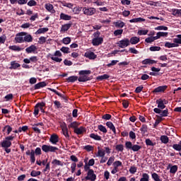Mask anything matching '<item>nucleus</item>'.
I'll list each match as a JSON object with an SVG mask.
<instances>
[{
    "instance_id": "39448f33",
    "label": "nucleus",
    "mask_w": 181,
    "mask_h": 181,
    "mask_svg": "<svg viewBox=\"0 0 181 181\" xmlns=\"http://www.w3.org/2000/svg\"><path fill=\"white\" fill-rule=\"evenodd\" d=\"M117 46L119 47H121V49H125V47H128L130 45L129 39L128 38H124L120 41H119L117 43Z\"/></svg>"
},
{
    "instance_id": "4be33fe9",
    "label": "nucleus",
    "mask_w": 181,
    "mask_h": 181,
    "mask_svg": "<svg viewBox=\"0 0 181 181\" xmlns=\"http://www.w3.org/2000/svg\"><path fill=\"white\" fill-rule=\"evenodd\" d=\"M24 42H27L28 43L33 42V37H32L30 34H26L24 35Z\"/></svg>"
},
{
    "instance_id": "c03bdc74",
    "label": "nucleus",
    "mask_w": 181,
    "mask_h": 181,
    "mask_svg": "<svg viewBox=\"0 0 181 181\" xmlns=\"http://www.w3.org/2000/svg\"><path fill=\"white\" fill-rule=\"evenodd\" d=\"M52 165H56L57 166H63V164L62 163V161L54 159L52 162Z\"/></svg>"
},
{
    "instance_id": "7c9ffc66",
    "label": "nucleus",
    "mask_w": 181,
    "mask_h": 181,
    "mask_svg": "<svg viewBox=\"0 0 181 181\" xmlns=\"http://www.w3.org/2000/svg\"><path fill=\"white\" fill-rule=\"evenodd\" d=\"M5 131H6L7 135H9L12 132V127L10 125H6L3 129V132H5Z\"/></svg>"
},
{
    "instance_id": "c756f323",
    "label": "nucleus",
    "mask_w": 181,
    "mask_h": 181,
    "mask_svg": "<svg viewBox=\"0 0 181 181\" xmlns=\"http://www.w3.org/2000/svg\"><path fill=\"white\" fill-rule=\"evenodd\" d=\"M77 80H78V76H69L66 78V81H68V83H74V81H77Z\"/></svg>"
},
{
    "instance_id": "6ab92c4d",
    "label": "nucleus",
    "mask_w": 181,
    "mask_h": 181,
    "mask_svg": "<svg viewBox=\"0 0 181 181\" xmlns=\"http://www.w3.org/2000/svg\"><path fill=\"white\" fill-rule=\"evenodd\" d=\"M113 25H115V28H122L124 26H125V23L118 21L117 22H114Z\"/></svg>"
},
{
    "instance_id": "f3484780",
    "label": "nucleus",
    "mask_w": 181,
    "mask_h": 181,
    "mask_svg": "<svg viewBox=\"0 0 181 181\" xmlns=\"http://www.w3.org/2000/svg\"><path fill=\"white\" fill-rule=\"evenodd\" d=\"M129 42L131 45H136L137 43H139L140 39L138 37H132Z\"/></svg>"
},
{
    "instance_id": "0eeeda50",
    "label": "nucleus",
    "mask_w": 181,
    "mask_h": 181,
    "mask_svg": "<svg viewBox=\"0 0 181 181\" xmlns=\"http://www.w3.org/2000/svg\"><path fill=\"white\" fill-rule=\"evenodd\" d=\"M83 12L84 15H87V16H92V15H94V13H95L96 10L95 8H93V7H90V8L85 7L83 8Z\"/></svg>"
},
{
    "instance_id": "13d9d810",
    "label": "nucleus",
    "mask_w": 181,
    "mask_h": 181,
    "mask_svg": "<svg viewBox=\"0 0 181 181\" xmlns=\"http://www.w3.org/2000/svg\"><path fill=\"white\" fill-rule=\"evenodd\" d=\"M114 160H115V158L114 156L110 157L107 163V166H111Z\"/></svg>"
},
{
    "instance_id": "1a4fd4ad",
    "label": "nucleus",
    "mask_w": 181,
    "mask_h": 181,
    "mask_svg": "<svg viewBox=\"0 0 181 181\" xmlns=\"http://www.w3.org/2000/svg\"><path fill=\"white\" fill-rule=\"evenodd\" d=\"M154 112H156V114H160V117H168V115L169 114V112L168 110V109H165L164 110H162V109H159V108H154L153 110Z\"/></svg>"
},
{
    "instance_id": "b1692460",
    "label": "nucleus",
    "mask_w": 181,
    "mask_h": 181,
    "mask_svg": "<svg viewBox=\"0 0 181 181\" xmlns=\"http://www.w3.org/2000/svg\"><path fill=\"white\" fill-rule=\"evenodd\" d=\"M62 134L66 136L67 139H69V129H67V126H64L62 127Z\"/></svg>"
},
{
    "instance_id": "f704fd0d",
    "label": "nucleus",
    "mask_w": 181,
    "mask_h": 181,
    "mask_svg": "<svg viewBox=\"0 0 181 181\" xmlns=\"http://www.w3.org/2000/svg\"><path fill=\"white\" fill-rule=\"evenodd\" d=\"M90 138H92V139H95V141H101V136L94 133L90 134Z\"/></svg>"
},
{
    "instance_id": "4d7b16f0",
    "label": "nucleus",
    "mask_w": 181,
    "mask_h": 181,
    "mask_svg": "<svg viewBox=\"0 0 181 181\" xmlns=\"http://www.w3.org/2000/svg\"><path fill=\"white\" fill-rule=\"evenodd\" d=\"M116 151H118L119 152H122V151H124V145H122V144L117 145Z\"/></svg>"
},
{
    "instance_id": "338daca9",
    "label": "nucleus",
    "mask_w": 181,
    "mask_h": 181,
    "mask_svg": "<svg viewBox=\"0 0 181 181\" xmlns=\"http://www.w3.org/2000/svg\"><path fill=\"white\" fill-rule=\"evenodd\" d=\"M173 149H175V151H181V146L180 144H173Z\"/></svg>"
},
{
    "instance_id": "7ed1b4c3",
    "label": "nucleus",
    "mask_w": 181,
    "mask_h": 181,
    "mask_svg": "<svg viewBox=\"0 0 181 181\" xmlns=\"http://www.w3.org/2000/svg\"><path fill=\"white\" fill-rule=\"evenodd\" d=\"M28 35V33L21 32L17 33L15 37L16 43H23L25 42L24 37Z\"/></svg>"
},
{
    "instance_id": "ddd939ff",
    "label": "nucleus",
    "mask_w": 181,
    "mask_h": 181,
    "mask_svg": "<svg viewBox=\"0 0 181 181\" xmlns=\"http://www.w3.org/2000/svg\"><path fill=\"white\" fill-rule=\"evenodd\" d=\"M72 25H73L72 22H70L67 24L62 25L61 28V32H67V30H69V29L71 28Z\"/></svg>"
},
{
    "instance_id": "c9c22d12",
    "label": "nucleus",
    "mask_w": 181,
    "mask_h": 181,
    "mask_svg": "<svg viewBox=\"0 0 181 181\" xmlns=\"http://www.w3.org/2000/svg\"><path fill=\"white\" fill-rule=\"evenodd\" d=\"M151 177L155 181H162V180H160V177H159V175H158V173H152L151 174Z\"/></svg>"
},
{
    "instance_id": "603ef678",
    "label": "nucleus",
    "mask_w": 181,
    "mask_h": 181,
    "mask_svg": "<svg viewBox=\"0 0 181 181\" xmlns=\"http://www.w3.org/2000/svg\"><path fill=\"white\" fill-rule=\"evenodd\" d=\"M176 172H177V165H173L170 169V173L175 174Z\"/></svg>"
},
{
    "instance_id": "3c124183",
    "label": "nucleus",
    "mask_w": 181,
    "mask_h": 181,
    "mask_svg": "<svg viewBox=\"0 0 181 181\" xmlns=\"http://www.w3.org/2000/svg\"><path fill=\"white\" fill-rule=\"evenodd\" d=\"M61 52H62V53H70V48L67 47H62L60 49Z\"/></svg>"
},
{
    "instance_id": "aec40b11",
    "label": "nucleus",
    "mask_w": 181,
    "mask_h": 181,
    "mask_svg": "<svg viewBox=\"0 0 181 181\" xmlns=\"http://www.w3.org/2000/svg\"><path fill=\"white\" fill-rule=\"evenodd\" d=\"M45 8L49 12H51V13H54V12H56V11H54V8H53V4H45Z\"/></svg>"
},
{
    "instance_id": "473e14b6",
    "label": "nucleus",
    "mask_w": 181,
    "mask_h": 181,
    "mask_svg": "<svg viewBox=\"0 0 181 181\" xmlns=\"http://www.w3.org/2000/svg\"><path fill=\"white\" fill-rule=\"evenodd\" d=\"M98 151L97 156H99L100 158H104V156H105V151L100 149V147H98Z\"/></svg>"
},
{
    "instance_id": "49530a36",
    "label": "nucleus",
    "mask_w": 181,
    "mask_h": 181,
    "mask_svg": "<svg viewBox=\"0 0 181 181\" xmlns=\"http://www.w3.org/2000/svg\"><path fill=\"white\" fill-rule=\"evenodd\" d=\"M98 128L99 131H100L101 132H103V134H107V128H105V127H104L103 125L102 124L98 125Z\"/></svg>"
},
{
    "instance_id": "864d4df0",
    "label": "nucleus",
    "mask_w": 181,
    "mask_h": 181,
    "mask_svg": "<svg viewBox=\"0 0 181 181\" xmlns=\"http://www.w3.org/2000/svg\"><path fill=\"white\" fill-rule=\"evenodd\" d=\"M78 125H80V124H78V122H71V124L69 125L70 128H74V129H76V128H78Z\"/></svg>"
},
{
    "instance_id": "393cba45",
    "label": "nucleus",
    "mask_w": 181,
    "mask_h": 181,
    "mask_svg": "<svg viewBox=\"0 0 181 181\" xmlns=\"http://www.w3.org/2000/svg\"><path fill=\"white\" fill-rule=\"evenodd\" d=\"M46 32H49L48 28H40L36 31L35 35H40L42 33H46Z\"/></svg>"
},
{
    "instance_id": "4c0bfd02",
    "label": "nucleus",
    "mask_w": 181,
    "mask_h": 181,
    "mask_svg": "<svg viewBox=\"0 0 181 181\" xmlns=\"http://www.w3.org/2000/svg\"><path fill=\"white\" fill-rule=\"evenodd\" d=\"M160 141L163 144H168L169 142V137L168 136H160Z\"/></svg>"
},
{
    "instance_id": "cd10ccee",
    "label": "nucleus",
    "mask_w": 181,
    "mask_h": 181,
    "mask_svg": "<svg viewBox=\"0 0 181 181\" xmlns=\"http://www.w3.org/2000/svg\"><path fill=\"white\" fill-rule=\"evenodd\" d=\"M78 81L80 82H82V83H86V81H90V77L86 76V75H83L82 76H80L78 78Z\"/></svg>"
},
{
    "instance_id": "e2e57ef3",
    "label": "nucleus",
    "mask_w": 181,
    "mask_h": 181,
    "mask_svg": "<svg viewBox=\"0 0 181 181\" xmlns=\"http://www.w3.org/2000/svg\"><path fill=\"white\" fill-rule=\"evenodd\" d=\"M38 43H40V45H43L44 43H46V37H40L39 38Z\"/></svg>"
},
{
    "instance_id": "052dcab7",
    "label": "nucleus",
    "mask_w": 181,
    "mask_h": 181,
    "mask_svg": "<svg viewBox=\"0 0 181 181\" xmlns=\"http://www.w3.org/2000/svg\"><path fill=\"white\" fill-rule=\"evenodd\" d=\"M54 104L55 107H57V109L59 108H63V106H62V103L59 100L54 101Z\"/></svg>"
},
{
    "instance_id": "dca6fc26",
    "label": "nucleus",
    "mask_w": 181,
    "mask_h": 181,
    "mask_svg": "<svg viewBox=\"0 0 181 181\" xmlns=\"http://www.w3.org/2000/svg\"><path fill=\"white\" fill-rule=\"evenodd\" d=\"M18 67H21V64L16 62V61H13L11 62V70H16V69H18Z\"/></svg>"
},
{
    "instance_id": "69168bd1",
    "label": "nucleus",
    "mask_w": 181,
    "mask_h": 181,
    "mask_svg": "<svg viewBox=\"0 0 181 181\" xmlns=\"http://www.w3.org/2000/svg\"><path fill=\"white\" fill-rule=\"evenodd\" d=\"M150 50L151 52H159V50H160V47H151Z\"/></svg>"
},
{
    "instance_id": "37998d69",
    "label": "nucleus",
    "mask_w": 181,
    "mask_h": 181,
    "mask_svg": "<svg viewBox=\"0 0 181 181\" xmlns=\"http://www.w3.org/2000/svg\"><path fill=\"white\" fill-rule=\"evenodd\" d=\"M177 38H175L173 40L174 43H177V45H181V35H177Z\"/></svg>"
},
{
    "instance_id": "2f4dec72",
    "label": "nucleus",
    "mask_w": 181,
    "mask_h": 181,
    "mask_svg": "<svg viewBox=\"0 0 181 181\" xmlns=\"http://www.w3.org/2000/svg\"><path fill=\"white\" fill-rule=\"evenodd\" d=\"M40 175H42V172L40 171H37V170H32L30 173V176H32V177H36L37 176H40Z\"/></svg>"
},
{
    "instance_id": "9d476101",
    "label": "nucleus",
    "mask_w": 181,
    "mask_h": 181,
    "mask_svg": "<svg viewBox=\"0 0 181 181\" xmlns=\"http://www.w3.org/2000/svg\"><path fill=\"white\" fill-rule=\"evenodd\" d=\"M84 56L85 57H87V59H90V60H94L95 59H97V55L91 51L85 52Z\"/></svg>"
},
{
    "instance_id": "de8ad7c7",
    "label": "nucleus",
    "mask_w": 181,
    "mask_h": 181,
    "mask_svg": "<svg viewBox=\"0 0 181 181\" xmlns=\"http://www.w3.org/2000/svg\"><path fill=\"white\" fill-rule=\"evenodd\" d=\"M80 76H86V74H91V71L90 70H82L79 71Z\"/></svg>"
},
{
    "instance_id": "6e6552de",
    "label": "nucleus",
    "mask_w": 181,
    "mask_h": 181,
    "mask_svg": "<svg viewBox=\"0 0 181 181\" xmlns=\"http://www.w3.org/2000/svg\"><path fill=\"white\" fill-rule=\"evenodd\" d=\"M156 103L158 105V110H164V108H166L165 105L168 104V100L158 99L156 101Z\"/></svg>"
},
{
    "instance_id": "5fc2aeb1",
    "label": "nucleus",
    "mask_w": 181,
    "mask_h": 181,
    "mask_svg": "<svg viewBox=\"0 0 181 181\" xmlns=\"http://www.w3.org/2000/svg\"><path fill=\"white\" fill-rule=\"evenodd\" d=\"M124 33V30H116L114 31L115 36H119V35H122Z\"/></svg>"
},
{
    "instance_id": "a878e982",
    "label": "nucleus",
    "mask_w": 181,
    "mask_h": 181,
    "mask_svg": "<svg viewBox=\"0 0 181 181\" xmlns=\"http://www.w3.org/2000/svg\"><path fill=\"white\" fill-rule=\"evenodd\" d=\"M130 23H138V22H145V19L142 18H136L129 20Z\"/></svg>"
},
{
    "instance_id": "09e8293b",
    "label": "nucleus",
    "mask_w": 181,
    "mask_h": 181,
    "mask_svg": "<svg viewBox=\"0 0 181 181\" xmlns=\"http://www.w3.org/2000/svg\"><path fill=\"white\" fill-rule=\"evenodd\" d=\"M70 42H71V38H70L69 37H64L62 40V42L64 43V45H69Z\"/></svg>"
},
{
    "instance_id": "c85d7f7f",
    "label": "nucleus",
    "mask_w": 181,
    "mask_h": 181,
    "mask_svg": "<svg viewBox=\"0 0 181 181\" xmlns=\"http://www.w3.org/2000/svg\"><path fill=\"white\" fill-rule=\"evenodd\" d=\"M168 33L158 32L157 33L156 37H157V39H160V37H168Z\"/></svg>"
},
{
    "instance_id": "58836bf2",
    "label": "nucleus",
    "mask_w": 181,
    "mask_h": 181,
    "mask_svg": "<svg viewBox=\"0 0 181 181\" xmlns=\"http://www.w3.org/2000/svg\"><path fill=\"white\" fill-rule=\"evenodd\" d=\"M30 156L31 163H35L36 158H35V151L34 150H31Z\"/></svg>"
},
{
    "instance_id": "680f3d73",
    "label": "nucleus",
    "mask_w": 181,
    "mask_h": 181,
    "mask_svg": "<svg viewBox=\"0 0 181 181\" xmlns=\"http://www.w3.org/2000/svg\"><path fill=\"white\" fill-rule=\"evenodd\" d=\"M125 146L127 148V149H132V142L131 141H127L125 143Z\"/></svg>"
},
{
    "instance_id": "e433bc0d",
    "label": "nucleus",
    "mask_w": 181,
    "mask_h": 181,
    "mask_svg": "<svg viewBox=\"0 0 181 181\" xmlns=\"http://www.w3.org/2000/svg\"><path fill=\"white\" fill-rule=\"evenodd\" d=\"M107 78H110L108 74H103L97 77V80H100L103 81V80H107Z\"/></svg>"
},
{
    "instance_id": "ea45409f",
    "label": "nucleus",
    "mask_w": 181,
    "mask_h": 181,
    "mask_svg": "<svg viewBox=\"0 0 181 181\" xmlns=\"http://www.w3.org/2000/svg\"><path fill=\"white\" fill-rule=\"evenodd\" d=\"M141 134H145L148 132V126L146 124H143L140 129Z\"/></svg>"
},
{
    "instance_id": "79ce46f5",
    "label": "nucleus",
    "mask_w": 181,
    "mask_h": 181,
    "mask_svg": "<svg viewBox=\"0 0 181 181\" xmlns=\"http://www.w3.org/2000/svg\"><path fill=\"white\" fill-rule=\"evenodd\" d=\"M51 59L54 61L56 62L57 63H62V58H59V57H54L53 55H52Z\"/></svg>"
},
{
    "instance_id": "a211bd4d",
    "label": "nucleus",
    "mask_w": 181,
    "mask_h": 181,
    "mask_svg": "<svg viewBox=\"0 0 181 181\" xmlns=\"http://www.w3.org/2000/svg\"><path fill=\"white\" fill-rule=\"evenodd\" d=\"M142 64H156V61L151 59H146L142 61Z\"/></svg>"
},
{
    "instance_id": "bb28decb",
    "label": "nucleus",
    "mask_w": 181,
    "mask_h": 181,
    "mask_svg": "<svg viewBox=\"0 0 181 181\" xmlns=\"http://www.w3.org/2000/svg\"><path fill=\"white\" fill-rule=\"evenodd\" d=\"M10 50H13L14 52H21L23 50V48L20 47L18 45H12L9 47Z\"/></svg>"
},
{
    "instance_id": "5701e85b",
    "label": "nucleus",
    "mask_w": 181,
    "mask_h": 181,
    "mask_svg": "<svg viewBox=\"0 0 181 181\" xmlns=\"http://www.w3.org/2000/svg\"><path fill=\"white\" fill-rule=\"evenodd\" d=\"M106 125L108 128H110V129H111L112 131V132H114V134H117L116 130H115V127L114 126V124H112V122H107L106 123Z\"/></svg>"
},
{
    "instance_id": "774afa93",
    "label": "nucleus",
    "mask_w": 181,
    "mask_h": 181,
    "mask_svg": "<svg viewBox=\"0 0 181 181\" xmlns=\"http://www.w3.org/2000/svg\"><path fill=\"white\" fill-rule=\"evenodd\" d=\"M111 115L110 114H105L104 115L103 117H102V119H106V120H108V119H111Z\"/></svg>"
},
{
    "instance_id": "412c9836",
    "label": "nucleus",
    "mask_w": 181,
    "mask_h": 181,
    "mask_svg": "<svg viewBox=\"0 0 181 181\" xmlns=\"http://www.w3.org/2000/svg\"><path fill=\"white\" fill-rule=\"evenodd\" d=\"M60 19H62L63 21H71V16L62 13L60 14Z\"/></svg>"
},
{
    "instance_id": "f257e3e1",
    "label": "nucleus",
    "mask_w": 181,
    "mask_h": 181,
    "mask_svg": "<svg viewBox=\"0 0 181 181\" xmlns=\"http://www.w3.org/2000/svg\"><path fill=\"white\" fill-rule=\"evenodd\" d=\"M15 139V136H8L5 138V139L0 143V145L3 149H4L6 153H11V146H12V140Z\"/></svg>"
},
{
    "instance_id": "bf43d9fd",
    "label": "nucleus",
    "mask_w": 181,
    "mask_h": 181,
    "mask_svg": "<svg viewBox=\"0 0 181 181\" xmlns=\"http://www.w3.org/2000/svg\"><path fill=\"white\" fill-rule=\"evenodd\" d=\"M148 30H140L138 31V35L142 36V35H148Z\"/></svg>"
},
{
    "instance_id": "8fccbe9b",
    "label": "nucleus",
    "mask_w": 181,
    "mask_h": 181,
    "mask_svg": "<svg viewBox=\"0 0 181 181\" xmlns=\"http://www.w3.org/2000/svg\"><path fill=\"white\" fill-rule=\"evenodd\" d=\"M136 170H138V168L135 166L130 167L129 173H132V175H135L136 173Z\"/></svg>"
},
{
    "instance_id": "2eb2a0df",
    "label": "nucleus",
    "mask_w": 181,
    "mask_h": 181,
    "mask_svg": "<svg viewBox=\"0 0 181 181\" xmlns=\"http://www.w3.org/2000/svg\"><path fill=\"white\" fill-rule=\"evenodd\" d=\"M74 132H75V134H77V135H81V134H84V132H86V128L83 127H80L76 128L74 129Z\"/></svg>"
},
{
    "instance_id": "9b49d317",
    "label": "nucleus",
    "mask_w": 181,
    "mask_h": 181,
    "mask_svg": "<svg viewBox=\"0 0 181 181\" xmlns=\"http://www.w3.org/2000/svg\"><path fill=\"white\" fill-rule=\"evenodd\" d=\"M36 50H37V47H36L35 45H32L25 49V52L28 54L30 53H35Z\"/></svg>"
},
{
    "instance_id": "a18cd8bd",
    "label": "nucleus",
    "mask_w": 181,
    "mask_h": 181,
    "mask_svg": "<svg viewBox=\"0 0 181 181\" xmlns=\"http://www.w3.org/2000/svg\"><path fill=\"white\" fill-rule=\"evenodd\" d=\"M142 148V146L135 144L134 146H132V149L134 152H138V151H139V149H141Z\"/></svg>"
},
{
    "instance_id": "4468645a",
    "label": "nucleus",
    "mask_w": 181,
    "mask_h": 181,
    "mask_svg": "<svg viewBox=\"0 0 181 181\" xmlns=\"http://www.w3.org/2000/svg\"><path fill=\"white\" fill-rule=\"evenodd\" d=\"M167 88L168 86H158L153 90V93H163Z\"/></svg>"
},
{
    "instance_id": "20e7f679",
    "label": "nucleus",
    "mask_w": 181,
    "mask_h": 181,
    "mask_svg": "<svg viewBox=\"0 0 181 181\" xmlns=\"http://www.w3.org/2000/svg\"><path fill=\"white\" fill-rule=\"evenodd\" d=\"M42 149L43 152H45L46 153H47V152H55L56 151H59V148L57 147L46 144L42 146Z\"/></svg>"
},
{
    "instance_id": "a19ab883",
    "label": "nucleus",
    "mask_w": 181,
    "mask_h": 181,
    "mask_svg": "<svg viewBox=\"0 0 181 181\" xmlns=\"http://www.w3.org/2000/svg\"><path fill=\"white\" fill-rule=\"evenodd\" d=\"M140 181H149V175L147 173H143Z\"/></svg>"
},
{
    "instance_id": "6e6d98bb",
    "label": "nucleus",
    "mask_w": 181,
    "mask_h": 181,
    "mask_svg": "<svg viewBox=\"0 0 181 181\" xmlns=\"http://www.w3.org/2000/svg\"><path fill=\"white\" fill-rule=\"evenodd\" d=\"M155 30H168V27L164 25H159L155 28Z\"/></svg>"
},
{
    "instance_id": "f03ea898",
    "label": "nucleus",
    "mask_w": 181,
    "mask_h": 181,
    "mask_svg": "<svg viewBox=\"0 0 181 181\" xmlns=\"http://www.w3.org/2000/svg\"><path fill=\"white\" fill-rule=\"evenodd\" d=\"M95 38L92 40V45L93 46H100V45H103V42H104V39L101 37H98L100 35V32L95 33L94 34Z\"/></svg>"
},
{
    "instance_id": "423d86ee",
    "label": "nucleus",
    "mask_w": 181,
    "mask_h": 181,
    "mask_svg": "<svg viewBox=\"0 0 181 181\" xmlns=\"http://www.w3.org/2000/svg\"><path fill=\"white\" fill-rule=\"evenodd\" d=\"M97 175L94 173V170H89L87 173V176L85 177L86 180L95 181Z\"/></svg>"
},
{
    "instance_id": "f8f14e48",
    "label": "nucleus",
    "mask_w": 181,
    "mask_h": 181,
    "mask_svg": "<svg viewBox=\"0 0 181 181\" xmlns=\"http://www.w3.org/2000/svg\"><path fill=\"white\" fill-rule=\"evenodd\" d=\"M49 142H51V144H53V145H56V144L59 142V136H57V134L51 135L49 138Z\"/></svg>"
},
{
    "instance_id": "72a5a7b5",
    "label": "nucleus",
    "mask_w": 181,
    "mask_h": 181,
    "mask_svg": "<svg viewBox=\"0 0 181 181\" xmlns=\"http://www.w3.org/2000/svg\"><path fill=\"white\" fill-rule=\"evenodd\" d=\"M155 40H158L156 36L155 37H149L145 39V42L146 43H152V42H155Z\"/></svg>"
},
{
    "instance_id": "0e129e2a",
    "label": "nucleus",
    "mask_w": 181,
    "mask_h": 181,
    "mask_svg": "<svg viewBox=\"0 0 181 181\" xmlns=\"http://www.w3.org/2000/svg\"><path fill=\"white\" fill-rule=\"evenodd\" d=\"M84 149L86 151H87L88 152H91V151H93V149H94V147H93L90 145H87L84 147Z\"/></svg>"
}]
</instances>
